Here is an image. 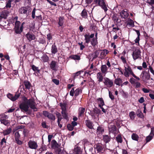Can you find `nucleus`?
<instances>
[{
    "label": "nucleus",
    "mask_w": 154,
    "mask_h": 154,
    "mask_svg": "<svg viewBox=\"0 0 154 154\" xmlns=\"http://www.w3.org/2000/svg\"><path fill=\"white\" fill-rule=\"evenodd\" d=\"M94 34L92 33L90 35L88 33L85 35V43L88 44L90 42L91 45L93 46L94 47L98 44L97 40V38H94Z\"/></svg>",
    "instance_id": "f257e3e1"
},
{
    "label": "nucleus",
    "mask_w": 154,
    "mask_h": 154,
    "mask_svg": "<svg viewBox=\"0 0 154 154\" xmlns=\"http://www.w3.org/2000/svg\"><path fill=\"white\" fill-rule=\"evenodd\" d=\"M124 74L125 76L126 77H129L130 75H131L137 80H140V79L139 77H137L134 74L132 69L130 67L128 66V68L126 67H125Z\"/></svg>",
    "instance_id": "f03ea898"
},
{
    "label": "nucleus",
    "mask_w": 154,
    "mask_h": 154,
    "mask_svg": "<svg viewBox=\"0 0 154 154\" xmlns=\"http://www.w3.org/2000/svg\"><path fill=\"white\" fill-rule=\"evenodd\" d=\"M23 102L20 104V108L22 110L26 112L28 111L29 109V106L27 102V99L25 97H23Z\"/></svg>",
    "instance_id": "7ed1b4c3"
},
{
    "label": "nucleus",
    "mask_w": 154,
    "mask_h": 154,
    "mask_svg": "<svg viewBox=\"0 0 154 154\" xmlns=\"http://www.w3.org/2000/svg\"><path fill=\"white\" fill-rule=\"evenodd\" d=\"M8 117L5 114L2 115L0 118V121L1 124L5 126H8L10 124V121L8 120Z\"/></svg>",
    "instance_id": "20e7f679"
},
{
    "label": "nucleus",
    "mask_w": 154,
    "mask_h": 154,
    "mask_svg": "<svg viewBox=\"0 0 154 154\" xmlns=\"http://www.w3.org/2000/svg\"><path fill=\"white\" fill-rule=\"evenodd\" d=\"M27 103L29 107H30L31 109H33L34 111H37V108L36 107V104L33 98H32L29 100L27 99Z\"/></svg>",
    "instance_id": "39448f33"
},
{
    "label": "nucleus",
    "mask_w": 154,
    "mask_h": 154,
    "mask_svg": "<svg viewBox=\"0 0 154 154\" xmlns=\"http://www.w3.org/2000/svg\"><path fill=\"white\" fill-rule=\"evenodd\" d=\"M141 52L139 49L136 48L134 51L132 56L134 60H136L139 58H141Z\"/></svg>",
    "instance_id": "423d86ee"
},
{
    "label": "nucleus",
    "mask_w": 154,
    "mask_h": 154,
    "mask_svg": "<svg viewBox=\"0 0 154 154\" xmlns=\"http://www.w3.org/2000/svg\"><path fill=\"white\" fill-rule=\"evenodd\" d=\"M20 96V94L19 92H17L14 95L10 93L7 94L8 97L12 101L16 100Z\"/></svg>",
    "instance_id": "0eeeda50"
},
{
    "label": "nucleus",
    "mask_w": 154,
    "mask_h": 154,
    "mask_svg": "<svg viewBox=\"0 0 154 154\" xmlns=\"http://www.w3.org/2000/svg\"><path fill=\"white\" fill-rule=\"evenodd\" d=\"M31 11L29 8L23 7L19 9V12L20 14H25L27 17L28 13Z\"/></svg>",
    "instance_id": "6e6552de"
},
{
    "label": "nucleus",
    "mask_w": 154,
    "mask_h": 154,
    "mask_svg": "<svg viewBox=\"0 0 154 154\" xmlns=\"http://www.w3.org/2000/svg\"><path fill=\"white\" fill-rule=\"evenodd\" d=\"M103 83L108 88L111 87L113 85V82L112 80L107 78H104Z\"/></svg>",
    "instance_id": "1a4fd4ad"
},
{
    "label": "nucleus",
    "mask_w": 154,
    "mask_h": 154,
    "mask_svg": "<svg viewBox=\"0 0 154 154\" xmlns=\"http://www.w3.org/2000/svg\"><path fill=\"white\" fill-rule=\"evenodd\" d=\"M43 114L45 117H47L49 119L53 120H54L55 119V116L54 115L47 111H43Z\"/></svg>",
    "instance_id": "9d476101"
},
{
    "label": "nucleus",
    "mask_w": 154,
    "mask_h": 154,
    "mask_svg": "<svg viewBox=\"0 0 154 154\" xmlns=\"http://www.w3.org/2000/svg\"><path fill=\"white\" fill-rule=\"evenodd\" d=\"M104 147L101 144L98 143L94 146V148L95 150H96L98 152H101L104 150Z\"/></svg>",
    "instance_id": "9b49d317"
},
{
    "label": "nucleus",
    "mask_w": 154,
    "mask_h": 154,
    "mask_svg": "<svg viewBox=\"0 0 154 154\" xmlns=\"http://www.w3.org/2000/svg\"><path fill=\"white\" fill-rule=\"evenodd\" d=\"M28 145L29 147L31 149H36L38 147L36 142L31 140L28 142Z\"/></svg>",
    "instance_id": "f8f14e48"
},
{
    "label": "nucleus",
    "mask_w": 154,
    "mask_h": 154,
    "mask_svg": "<svg viewBox=\"0 0 154 154\" xmlns=\"http://www.w3.org/2000/svg\"><path fill=\"white\" fill-rule=\"evenodd\" d=\"M141 75L142 78L144 79L145 80L149 79L150 77L149 73L146 72L145 71H143L142 72Z\"/></svg>",
    "instance_id": "ddd939ff"
},
{
    "label": "nucleus",
    "mask_w": 154,
    "mask_h": 154,
    "mask_svg": "<svg viewBox=\"0 0 154 154\" xmlns=\"http://www.w3.org/2000/svg\"><path fill=\"white\" fill-rule=\"evenodd\" d=\"M120 15L122 18L126 19L129 14L126 10H123L120 12Z\"/></svg>",
    "instance_id": "4468645a"
},
{
    "label": "nucleus",
    "mask_w": 154,
    "mask_h": 154,
    "mask_svg": "<svg viewBox=\"0 0 154 154\" xmlns=\"http://www.w3.org/2000/svg\"><path fill=\"white\" fill-rule=\"evenodd\" d=\"M26 36L29 42H30L32 40H34L35 38V35L29 32L28 33L26 34Z\"/></svg>",
    "instance_id": "2eb2a0df"
},
{
    "label": "nucleus",
    "mask_w": 154,
    "mask_h": 154,
    "mask_svg": "<svg viewBox=\"0 0 154 154\" xmlns=\"http://www.w3.org/2000/svg\"><path fill=\"white\" fill-rule=\"evenodd\" d=\"M12 131L11 128H9L3 130L2 132H1V133L3 134L4 136H6L9 134Z\"/></svg>",
    "instance_id": "dca6fc26"
},
{
    "label": "nucleus",
    "mask_w": 154,
    "mask_h": 154,
    "mask_svg": "<svg viewBox=\"0 0 154 154\" xmlns=\"http://www.w3.org/2000/svg\"><path fill=\"white\" fill-rule=\"evenodd\" d=\"M50 66L52 70L56 71L57 68L56 62L54 61H52L50 64Z\"/></svg>",
    "instance_id": "f3484780"
},
{
    "label": "nucleus",
    "mask_w": 154,
    "mask_h": 154,
    "mask_svg": "<svg viewBox=\"0 0 154 154\" xmlns=\"http://www.w3.org/2000/svg\"><path fill=\"white\" fill-rule=\"evenodd\" d=\"M97 102L100 107L104 105V103L103 99L102 98H98L97 99Z\"/></svg>",
    "instance_id": "a211bd4d"
},
{
    "label": "nucleus",
    "mask_w": 154,
    "mask_h": 154,
    "mask_svg": "<svg viewBox=\"0 0 154 154\" xmlns=\"http://www.w3.org/2000/svg\"><path fill=\"white\" fill-rule=\"evenodd\" d=\"M60 145L57 143L56 141L54 140H53L51 141V147L53 149H58Z\"/></svg>",
    "instance_id": "6ab92c4d"
},
{
    "label": "nucleus",
    "mask_w": 154,
    "mask_h": 154,
    "mask_svg": "<svg viewBox=\"0 0 154 154\" xmlns=\"http://www.w3.org/2000/svg\"><path fill=\"white\" fill-rule=\"evenodd\" d=\"M85 123L86 125L88 128L91 129H93V123L89 120H86L85 121Z\"/></svg>",
    "instance_id": "aec40b11"
},
{
    "label": "nucleus",
    "mask_w": 154,
    "mask_h": 154,
    "mask_svg": "<svg viewBox=\"0 0 154 154\" xmlns=\"http://www.w3.org/2000/svg\"><path fill=\"white\" fill-rule=\"evenodd\" d=\"M109 51L107 50H104L100 53V58L103 59L104 58L106 55L108 53Z\"/></svg>",
    "instance_id": "412c9836"
},
{
    "label": "nucleus",
    "mask_w": 154,
    "mask_h": 154,
    "mask_svg": "<svg viewBox=\"0 0 154 154\" xmlns=\"http://www.w3.org/2000/svg\"><path fill=\"white\" fill-rule=\"evenodd\" d=\"M8 12L7 11H4L1 13L0 17L2 18L6 19L8 15Z\"/></svg>",
    "instance_id": "4be33fe9"
},
{
    "label": "nucleus",
    "mask_w": 154,
    "mask_h": 154,
    "mask_svg": "<svg viewBox=\"0 0 154 154\" xmlns=\"http://www.w3.org/2000/svg\"><path fill=\"white\" fill-rule=\"evenodd\" d=\"M97 77L98 79V81L99 83L103 81V78L102 74L101 72H98L97 74Z\"/></svg>",
    "instance_id": "5701e85b"
},
{
    "label": "nucleus",
    "mask_w": 154,
    "mask_h": 154,
    "mask_svg": "<svg viewBox=\"0 0 154 154\" xmlns=\"http://www.w3.org/2000/svg\"><path fill=\"white\" fill-rule=\"evenodd\" d=\"M81 153L82 151L80 147L77 146L74 148L73 151V154H80Z\"/></svg>",
    "instance_id": "b1692460"
},
{
    "label": "nucleus",
    "mask_w": 154,
    "mask_h": 154,
    "mask_svg": "<svg viewBox=\"0 0 154 154\" xmlns=\"http://www.w3.org/2000/svg\"><path fill=\"white\" fill-rule=\"evenodd\" d=\"M23 84L26 89H29L30 88L31 84L29 81H24L23 82Z\"/></svg>",
    "instance_id": "393cba45"
},
{
    "label": "nucleus",
    "mask_w": 154,
    "mask_h": 154,
    "mask_svg": "<svg viewBox=\"0 0 154 154\" xmlns=\"http://www.w3.org/2000/svg\"><path fill=\"white\" fill-rule=\"evenodd\" d=\"M51 52L52 54H55L57 52V49L56 46L53 44L52 45L51 48Z\"/></svg>",
    "instance_id": "a878e982"
},
{
    "label": "nucleus",
    "mask_w": 154,
    "mask_h": 154,
    "mask_svg": "<svg viewBox=\"0 0 154 154\" xmlns=\"http://www.w3.org/2000/svg\"><path fill=\"white\" fill-rule=\"evenodd\" d=\"M64 20V18L63 17H59L58 24L59 26H63Z\"/></svg>",
    "instance_id": "bb28decb"
},
{
    "label": "nucleus",
    "mask_w": 154,
    "mask_h": 154,
    "mask_svg": "<svg viewBox=\"0 0 154 154\" xmlns=\"http://www.w3.org/2000/svg\"><path fill=\"white\" fill-rule=\"evenodd\" d=\"M14 29L15 32L17 34H20L23 31V26L22 25L20 28V27L14 28Z\"/></svg>",
    "instance_id": "cd10ccee"
},
{
    "label": "nucleus",
    "mask_w": 154,
    "mask_h": 154,
    "mask_svg": "<svg viewBox=\"0 0 154 154\" xmlns=\"http://www.w3.org/2000/svg\"><path fill=\"white\" fill-rule=\"evenodd\" d=\"M85 111L84 108L80 107L79 109V116H81L84 115V113Z\"/></svg>",
    "instance_id": "c85d7f7f"
},
{
    "label": "nucleus",
    "mask_w": 154,
    "mask_h": 154,
    "mask_svg": "<svg viewBox=\"0 0 154 154\" xmlns=\"http://www.w3.org/2000/svg\"><path fill=\"white\" fill-rule=\"evenodd\" d=\"M107 67L106 65H103L101 66V70L103 74H106L107 72Z\"/></svg>",
    "instance_id": "c756f323"
},
{
    "label": "nucleus",
    "mask_w": 154,
    "mask_h": 154,
    "mask_svg": "<svg viewBox=\"0 0 154 154\" xmlns=\"http://www.w3.org/2000/svg\"><path fill=\"white\" fill-rule=\"evenodd\" d=\"M114 82L116 85H120L122 82V81L121 79L118 78L115 79Z\"/></svg>",
    "instance_id": "7c9ffc66"
},
{
    "label": "nucleus",
    "mask_w": 154,
    "mask_h": 154,
    "mask_svg": "<svg viewBox=\"0 0 154 154\" xmlns=\"http://www.w3.org/2000/svg\"><path fill=\"white\" fill-rule=\"evenodd\" d=\"M97 134H102L104 132V130L103 127L98 126L97 128Z\"/></svg>",
    "instance_id": "2f4dec72"
},
{
    "label": "nucleus",
    "mask_w": 154,
    "mask_h": 154,
    "mask_svg": "<svg viewBox=\"0 0 154 154\" xmlns=\"http://www.w3.org/2000/svg\"><path fill=\"white\" fill-rule=\"evenodd\" d=\"M70 58L75 60H79L80 59V57L77 55H73L70 56Z\"/></svg>",
    "instance_id": "473e14b6"
},
{
    "label": "nucleus",
    "mask_w": 154,
    "mask_h": 154,
    "mask_svg": "<svg viewBox=\"0 0 154 154\" xmlns=\"http://www.w3.org/2000/svg\"><path fill=\"white\" fill-rule=\"evenodd\" d=\"M81 16L84 18H86L87 17L88 15L85 9H84L81 13Z\"/></svg>",
    "instance_id": "72a5a7b5"
},
{
    "label": "nucleus",
    "mask_w": 154,
    "mask_h": 154,
    "mask_svg": "<svg viewBox=\"0 0 154 154\" xmlns=\"http://www.w3.org/2000/svg\"><path fill=\"white\" fill-rule=\"evenodd\" d=\"M103 139L104 141L106 143L109 142L110 140V138L109 137V136L107 135H106L103 136Z\"/></svg>",
    "instance_id": "f704fd0d"
},
{
    "label": "nucleus",
    "mask_w": 154,
    "mask_h": 154,
    "mask_svg": "<svg viewBox=\"0 0 154 154\" xmlns=\"http://www.w3.org/2000/svg\"><path fill=\"white\" fill-rule=\"evenodd\" d=\"M139 138V136L136 134L133 133L132 134L131 138L134 140L138 141Z\"/></svg>",
    "instance_id": "c9c22d12"
},
{
    "label": "nucleus",
    "mask_w": 154,
    "mask_h": 154,
    "mask_svg": "<svg viewBox=\"0 0 154 154\" xmlns=\"http://www.w3.org/2000/svg\"><path fill=\"white\" fill-rule=\"evenodd\" d=\"M137 115L138 117L141 118H143V113L140 110L138 109L137 110Z\"/></svg>",
    "instance_id": "e433bc0d"
},
{
    "label": "nucleus",
    "mask_w": 154,
    "mask_h": 154,
    "mask_svg": "<svg viewBox=\"0 0 154 154\" xmlns=\"http://www.w3.org/2000/svg\"><path fill=\"white\" fill-rule=\"evenodd\" d=\"M14 0H8L6 2V7L7 8H10L11 7V2Z\"/></svg>",
    "instance_id": "4c0bfd02"
},
{
    "label": "nucleus",
    "mask_w": 154,
    "mask_h": 154,
    "mask_svg": "<svg viewBox=\"0 0 154 154\" xmlns=\"http://www.w3.org/2000/svg\"><path fill=\"white\" fill-rule=\"evenodd\" d=\"M135 113L133 111H131L129 113V116L132 120H133L135 117Z\"/></svg>",
    "instance_id": "58836bf2"
},
{
    "label": "nucleus",
    "mask_w": 154,
    "mask_h": 154,
    "mask_svg": "<svg viewBox=\"0 0 154 154\" xmlns=\"http://www.w3.org/2000/svg\"><path fill=\"white\" fill-rule=\"evenodd\" d=\"M129 82L131 84L133 85H134L137 82L136 79L132 77L130 79Z\"/></svg>",
    "instance_id": "ea45409f"
},
{
    "label": "nucleus",
    "mask_w": 154,
    "mask_h": 154,
    "mask_svg": "<svg viewBox=\"0 0 154 154\" xmlns=\"http://www.w3.org/2000/svg\"><path fill=\"white\" fill-rule=\"evenodd\" d=\"M82 90L81 89L77 88L75 91V96H78L80 93H81Z\"/></svg>",
    "instance_id": "a19ab883"
},
{
    "label": "nucleus",
    "mask_w": 154,
    "mask_h": 154,
    "mask_svg": "<svg viewBox=\"0 0 154 154\" xmlns=\"http://www.w3.org/2000/svg\"><path fill=\"white\" fill-rule=\"evenodd\" d=\"M99 52L98 51H95L94 52L93 54V59L96 58L99 55Z\"/></svg>",
    "instance_id": "79ce46f5"
},
{
    "label": "nucleus",
    "mask_w": 154,
    "mask_h": 154,
    "mask_svg": "<svg viewBox=\"0 0 154 154\" xmlns=\"http://www.w3.org/2000/svg\"><path fill=\"white\" fill-rule=\"evenodd\" d=\"M153 136L150 134L146 138V143H147L150 141L152 139Z\"/></svg>",
    "instance_id": "37998d69"
},
{
    "label": "nucleus",
    "mask_w": 154,
    "mask_h": 154,
    "mask_svg": "<svg viewBox=\"0 0 154 154\" xmlns=\"http://www.w3.org/2000/svg\"><path fill=\"white\" fill-rule=\"evenodd\" d=\"M146 2L154 7V0H147Z\"/></svg>",
    "instance_id": "c03bdc74"
},
{
    "label": "nucleus",
    "mask_w": 154,
    "mask_h": 154,
    "mask_svg": "<svg viewBox=\"0 0 154 154\" xmlns=\"http://www.w3.org/2000/svg\"><path fill=\"white\" fill-rule=\"evenodd\" d=\"M109 130L112 132H114L116 131V128L114 125H113L110 126V127L109 128Z\"/></svg>",
    "instance_id": "a18cd8bd"
},
{
    "label": "nucleus",
    "mask_w": 154,
    "mask_h": 154,
    "mask_svg": "<svg viewBox=\"0 0 154 154\" xmlns=\"http://www.w3.org/2000/svg\"><path fill=\"white\" fill-rule=\"evenodd\" d=\"M32 70L35 72H38L39 71V70L38 69V67L35 66L34 65H32Z\"/></svg>",
    "instance_id": "49530a36"
},
{
    "label": "nucleus",
    "mask_w": 154,
    "mask_h": 154,
    "mask_svg": "<svg viewBox=\"0 0 154 154\" xmlns=\"http://www.w3.org/2000/svg\"><path fill=\"white\" fill-rule=\"evenodd\" d=\"M61 113L63 118L65 119H68V116L66 112V111L64 112H61Z\"/></svg>",
    "instance_id": "de8ad7c7"
},
{
    "label": "nucleus",
    "mask_w": 154,
    "mask_h": 154,
    "mask_svg": "<svg viewBox=\"0 0 154 154\" xmlns=\"http://www.w3.org/2000/svg\"><path fill=\"white\" fill-rule=\"evenodd\" d=\"M81 71H78L73 74L74 79H75L77 76H79L81 74Z\"/></svg>",
    "instance_id": "09e8293b"
},
{
    "label": "nucleus",
    "mask_w": 154,
    "mask_h": 154,
    "mask_svg": "<svg viewBox=\"0 0 154 154\" xmlns=\"http://www.w3.org/2000/svg\"><path fill=\"white\" fill-rule=\"evenodd\" d=\"M78 45L80 46V49L81 50H83V49L85 48V46L83 45L82 42H79Z\"/></svg>",
    "instance_id": "8fccbe9b"
},
{
    "label": "nucleus",
    "mask_w": 154,
    "mask_h": 154,
    "mask_svg": "<svg viewBox=\"0 0 154 154\" xmlns=\"http://www.w3.org/2000/svg\"><path fill=\"white\" fill-rule=\"evenodd\" d=\"M67 127L69 131H72L73 130L74 127L72 125L69 124L67 125Z\"/></svg>",
    "instance_id": "3c124183"
},
{
    "label": "nucleus",
    "mask_w": 154,
    "mask_h": 154,
    "mask_svg": "<svg viewBox=\"0 0 154 154\" xmlns=\"http://www.w3.org/2000/svg\"><path fill=\"white\" fill-rule=\"evenodd\" d=\"M140 83L139 82H137L134 84V85H133L136 88H137L140 87Z\"/></svg>",
    "instance_id": "603ef678"
},
{
    "label": "nucleus",
    "mask_w": 154,
    "mask_h": 154,
    "mask_svg": "<svg viewBox=\"0 0 154 154\" xmlns=\"http://www.w3.org/2000/svg\"><path fill=\"white\" fill-rule=\"evenodd\" d=\"M20 22L19 21H16L15 23V26L14 28L20 27Z\"/></svg>",
    "instance_id": "864d4df0"
},
{
    "label": "nucleus",
    "mask_w": 154,
    "mask_h": 154,
    "mask_svg": "<svg viewBox=\"0 0 154 154\" xmlns=\"http://www.w3.org/2000/svg\"><path fill=\"white\" fill-rule=\"evenodd\" d=\"M116 139L118 142L120 143H122V140L121 137L118 136L116 137Z\"/></svg>",
    "instance_id": "5fc2aeb1"
},
{
    "label": "nucleus",
    "mask_w": 154,
    "mask_h": 154,
    "mask_svg": "<svg viewBox=\"0 0 154 154\" xmlns=\"http://www.w3.org/2000/svg\"><path fill=\"white\" fill-rule=\"evenodd\" d=\"M109 96L110 98L112 100H113L114 99V97L113 95H112V94L111 92L109 91Z\"/></svg>",
    "instance_id": "6e6d98bb"
},
{
    "label": "nucleus",
    "mask_w": 154,
    "mask_h": 154,
    "mask_svg": "<svg viewBox=\"0 0 154 154\" xmlns=\"http://www.w3.org/2000/svg\"><path fill=\"white\" fill-rule=\"evenodd\" d=\"M56 151L58 154H64V152L60 148L57 149Z\"/></svg>",
    "instance_id": "4d7b16f0"
},
{
    "label": "nucleus",
    "mask_w": 154,
    "mask_h": 154,
    "mask_svg": "<svg viewBox=\"0 0 154 154\" xmlns=\"http://www.w3.org/2000/svg\"><path fill=\"white\" fill-rule=\"evenodd\" d=\"M15 139H16V138L19 139L20 137V134H19V133L17 131L15 133Z\"/></svg>",
    "instance_id": "13d9d810"
},
{
    "label": "nucleus",
    "mask_w": 154,
    "mask_h": 154,
    "mask_svg": "<svg viewBox=\"0 0 154 154\" xmlns=\"http://www.w3.org/2000/svg\"><path fill=\"white\" fill-rule=\"evenodd\" d=\"M105 4V2L103 0H100L98 5L101 7Z\"/></svg>",
    "instance_id": "bf43d9fd"
},
{
    "label": "nucleus",
    "mask_w": 154,
    "mask_h": 154,
    "mask_svg": "<svg viewBox=\"0 0 154 154\" xmlns=\"http://www.w3.org/2000/svg\"><path fill=\"white\" fill-rule=\"evenodd\" d=\"M53 82L55 84L58 85L59 84V81L56 79H54L52 80Z\"/></svg>",
    "instance_id": "052dcab7"
},
{
    "label": "nucleus",
    "mask_w": 154,
    "mask_h": 154,
    "mask_svg": "<svg viewBox=\"0 0 154 154\" xmlns=\"http://www.w3.org/2000/svg\"><path fill=\"white\" fill-rule=\"evenodd\" d=\"M42 127L44 128H47L48 126L46 125L45 122H42Z\"/></svg>",
    "instance_id": "680f3d73"
},
{
    "label": "nucleus",
    "mask_w": 154,
    "mask_h": 154,
    "mask_svg": "<svg viewBox=\"0 0 154 154\" xmlns=\"http://www.w3.org/2000/svg\"><path fill=\"white\" fill-rule=\"evenodd\" d=\"M74 93H75V91L74 88H72L71 91H70L69 94L70 95L73 96L74 95Z\"/></svg>",
    "instance_id": "e2e57ef3"
},
{
    "label": "nucleus",
    "mask_w": 154,
    "mask_h": 154,
    "mask_svg": "<svg viewBox=\"0 0 154 154\" xmlns=\"http://www.w3.org/2000/svg\"><path fill=\"white\" fill-rule=\"evenodd\" d=\"M35 9L34 8L32 12V16L33 18H34L35 17Z\"/></svg>",
    "instance_id": "0e129e2a"
},
{
    "label": "nucleus",
    "mask_w": 154,
    "mask_h": 154,
    "mask_svg": "<svg viewBox=\"0 0 154 154\" xmlns=\"http://www.w3.org/2000/svg\"><path fill=\"white\" fill-rule=\"evenodd\" d=\"M15 140V141L19 145H21L22 144V142L19 140V139L16 138Z\"/></svg>",
    "instance_id": "69168bd1"
},
{
    "label": "nucleus",
    "mask_w": 154,
    "mask_h": 154,
    "mask_svg": "<svg viewBox=\"0 0 154 154\" xmlns=\"http://www.w3.org/2000/svg\"><path fill=\"white\" fill-rule=\"evenodd\" d=\"M149 69L150 72L154 75V70H153L152 67L151 66H149Z\"/></svg>",
    "instance_id": "338daca9"
},
{
    "label": "nucleus",
    "mask_w": 154,
    "mask_h": 154,
    "mask_svg": "<svg viewBox=\"0 0 154 154\" xmlns=\"http://www.w3.org/2000/svg\"><path fill=\"white\" fill-rule=\"evenodd\" d=\"M139 102L140 103H142L144 101V98L143 97H141L138 100Z\"/></svg>",
    "instance_id": "774afa93"
}]
</instances>
